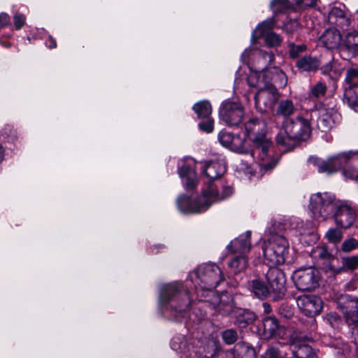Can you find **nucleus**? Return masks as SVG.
<instances>
[{"instance_id": "obj_1", "label": "nucleus", "mask_w": 358, "mask_h": 358, "mask_svg": "<svg viewBox=\"0 0 358 358\" xmlns=\"http://www.w3.org/2000/svg\"><path fill=\"white\" fill-rule=\"evenodd\" d=\"M310 208L315 218L323 220L333 211L336 225L343 229L351 227L358 215L356 206L345 201H336L335 198L327 193L313 195Z\"/></svg>"}, {"instance_id": "obj_2", "label": "nucleus", "mask_w": 358, "mask_h": 358, "mask_svg": "<svg viewBox=\"0 0 358 358\" xmlns=\"http://www.w3.org/2000/svg\"><path fill=\"white\" fill-rule=\"evenodd\" d=\"M311 133L310 124L303 117L286 120L276 135V143L285 150H293L301 141L307 140Z\"/></svg>"}, {"instance_id": "obj_3", "label": "nucleus", "mask_w": 358, "mask_h": 358, "mask_svg": "<svg viewBox=\"0 0 358 358\" xmlns=\"http://www.w3.org/2000/svg\"><path fill=\"white\" fill-rule=\"evenodd\" d=\"M217 187L216 185L210 183L208 185V189L204 190L201 196L191 201H189L186 198H181L178 200V206L182 208V205L187 204L186 211L201 213L207 210L213 202L224 199L232 194V189L230 187H222L221 193Z\"/></svg>"}, {"instance_id": "obj_4", "label": "nucleus", "mask_w": 358, "mask_h": 358, "mask_svg": "<svg viewBox=\"0 0 358 358\" xmlns=\"http://www.w3.org/2000/svg\"><path fill=\"white\" fill-rule=\"evenodd\" d=\"M245 131L249 138L253 142L255 148L250 152L251 157L259 151L261 159L264 162L268 155V149L271 141L266 137V124L264 120L252 118L245 124Z\"/></svg>"}, {"instance_id": "obj_5", "label": "nucleus", "mask_w": 358, "mask_h": 358, "mask_svg": "<svg viewBox=\"0 0 358 358\" xmlns=\"http://www.w3.org/2000/svg\"><path fill=\"white\" fill-rule=\"evenodd\" d=\"M263 252L268 264L272 265L281 264L285 262V255L288 252L289 243L286 238L280 235H272L264 242Z\"/></svg>"}, {"instance_id": "obj_6", "label": "nucleus", "mask_w": 358, "mask_h": 358, "mask_svg": "<svg viewBox=\"0 0 358 358\" xmlns=\"http://www.w3.org/2000/svg\"><path fill=\"white\" fill-rule=\"evenodd\" d=\"M354 151L349 150L340 152L328 157L326 160H321L319 157L311 156L308 162L310 164L317 166L318 171L332 174L341 170L344 164H348L350 159L355 157Z\"/></svg>"}, {"instance_id": "obj_7", "label": "nucleus", "mask_w": 358, "mask_h": 358, "mask_svg": "<svg viewBox=\"0 0 358 358\" xmlns=\"http://www.w3.org/2000/svg\"><path fill=\"white\" fill-rule=\"evenodd\" d=\"M250 86L259 88L255 96L257 109L261 113H267L273 110L276 103L280 98V94L277 88L273 85H262L259 82H255V85Z\"/></svg>"}, {"instance_id": "obj_8", "label": "nucleus", "mask_w": 358, "mask_h": 358, "mask_svg": "<svg viewBox=\"0 0 358 358\" xmlns=\"http://www.w3.org/2000/svg\"><path fill=\"white\" fill-rule=\"evenodd\" d=\"M255 82H259L262 85H273L280 88L286 86L287 83L285 73L278 67L273 66L263 69L259 73H253L248 78V84L255 85Z\"/></svg>"}, {"instance_id": "obj_9", "label": "nucleus", "mask_w": 358, "mask_h": 358, "mask_svg": "<svg viewBox=\"0 0 358 358\" xmlns=\"http://www.w3.org/2000/svg\"><path fill=\"white\" fill-rule=\"evenodd\" d=\"M314 341L311 335L294 331L290 335L291 348L294 358H316V354L309 345Z\"/></svg>"}, {"instance_id": "obj_10", "label": "nucleus", "mask_w": 358, "mask_h": 358, "mask_svg": "<svg viewBox=\"0 0 358 358\" xmlns=\"http://www.w3.org/2000/svg\"><path fill=\"white\" fill-rule=\"evenodd\" d=\"M244 116V107L239 102L224 101L222 103L219 110L220 119L228 126L239 125L243 120Z\"/></svg>"}, {"instance_id": "obj_11", "label": "nucleus", "mask_w": 358, "mask_h": 358, "mask_svg": "<svg viewBox=\"0 0 358 358\" xmlns=\"http://www.w3.org/2000/svg\"><path fill=\"white\" fill-rule=\"evenodd\" d=\"M298 289L312 291L318 286L319 272L313 267L301 268L292 276Z\"/></svg>"}, {"instance_id": "obj_12", "label": "nucleus", "mask_w": 358, "mask_h": 358, "mask_svg": "<svg viewBox=\"0 0 358 358\" xmlns=\"http://www.w3.org/2000/svg\"><path fill=\"white\" fill-rule=\"evenodd\" d=\"M197 276L202 284L201 286L210 292L224 280L221 269L215 264H207L199 267Z\"/></svg>"}, {"instance_id": "obj_13", "label": "nucleus", "mask_w": 358, "mask_h": 358, "mask_svg": "<svg viewBox=\"0 0 358 358\" xmlns=\"http://www.w3.org/2000/svg\"><path fill=\"white\" fill-rule=\"evenodd\" d=\"M266 281L274 300L282 299L286 292V278L282 270L271 267L266 274Z\"/></svg>"}, {"instance_id": "obj_14", "label": "nucleus", "mask_w": 358, "mask_h": 358, "mask_svg": "<svg viewBox=\"0 0 358 358\" xmlns=\"http://www.w3.org/2000/svg\"><path fill=\"white\" fill-rule=\"evenodd\" d=\"M336 303L350 329L358 327V299H352L348 295H341Z\"/></svg>"}, {"instance_id": "obj_15", "label": "nucleus", "mask_w": 358, "mask_h": 358, "mask_svg": "<svg viewBox=\"0 0 358 358\" xmlns=\"http://www.w3.org/2000/svg\"><path fill=\"white\" fill-rule=\"evenodd\" d=\"M296 303L301 311L308 317L318 315L322 309V301L315 295H301L297 297Z\"/></svg>"}, {"instance_id": "obj_16", "label": "nucleus", "mask_w": 358, "mask_h": 358, "mask_svg": "<svg viewBox=\"0 0 358 358\" xmlns=\"http://www.w3.org/2000/svg\"><path fill=\"white\" fill-rule=\"evenodd\" d=\"M342 56L348 59L358 55V32L348 33L345 38L344 43L341 48Z\"/></svg>"}, {"instance_id": "obj_17", "label": "nucleus", "mask_w": 358, "mask_h": 358, "mask_svg": "<svg viewBox=\"0 0 358 358\" xmlns=\"http://www.w3.org/2000/svg\"><path fill=\"white\" fill-rule=\"evenodd\" d=\"M328 22L341 29H346L350 26V20L346 13L341 8L334 7L329 13Z\"/></svg>"}, {"instance_id": "obj_18", "label": "nucleus", "mask_w": 358, "mask_h": 358, "mask_svg": "<svg viewBox=\"0 0 358 358\" xmlns=\"http://www.w3.org/2000/svg\"><path fill=\"white\" fill-rule=\"evenodd\" d=\"M320 41L327 49H334L340 45L341 35L337 29H329L320 36Z\"/></svg>"}, {"instance_id": "obj_19", "label": "nucleus", "mask_w": 358, "mask_h": 358, "mask_svg": "<svg viewBox=\"0 0 358 358\" xmlns=\"http://www.w3.org/2000/svg\"><path fill=\"white\" fill-rule=\"evenodd\" d=\"M251 247L250 243V232L247 231L238 238L233 240L229 245V248L234 252L244 253L250 250Z\"/></svg>"}, {"instance_id": "obj_20", "label": "nucleus", "mask_w": 358, "mask_h": 358, "mask_svg": "<svg viewBox=\"0 0 358 358\" xmlns=\"http://www.w3.org/2000/svg\"><path fill=\"white\" fill-rule=\"evenodd\" d=\"M332 115L333 110L331 109L326 108L320 109L317 124L319 129L322 131L327 132L332 128L334 125Z\"/></svg>"}, {"instance_id": "obj_21", "label": "nucleus", "mask_w": 358, "mask_h": 358, "mask_svg": "<svg viewBox=\"0 0 358 358\" xmlns=\"http://www.w3.org/2000/svg\"><path fill=\"white\" fill-rule=\"evenodd\" d=\"M224 172V166L217 162H206L203 169V173L210 179L209 185L213 183V180L220 178Z\"/></svg>"}, {"instance_id": "obj_22", "label": "nucleus", "mask_w": 358, "mask_h": 358, "mask_svg": "<svg viewBox=\"0 0 358 358\" xmlns=\"http://www.w3.org/2000/svg\"><path fill=\"white\" fill-rule=\"evenodd\" d=\"M355 157L350 159V164H345L343 168V175L348 179L358 180V151H354Z\"/></svg>"}, {"instance_id": "obj_23", "label": "nucleus", "mask_w": 358, "mask_h": 358, "mask_svg": "<svg viewBox=\"0 0 358 358\" xmlns=\"http://www.w3.org/2000/svg\"><path fill=\"white\" fill-rule=\"evenodd\" d=\"M264 336L268 338L272 337L279 328L278 320L272 316L266 317L262 320Z\"/></svg>"}, {"instance_id": "obj_24", "label": "nucleus", "mask_w": 358, "mask_h": 358, "mask_svg": "<svg viewBox=\"0 0 358 358\" xmlns=\"http://www.w3.org/2000/svg\"><path fill=\"white\" fill-rule=\"evenodd\" d=\"M296 65L301 71H310L317 70L320 66V62L315 57L305 56L298 59Z\"/></svg>"}, {"instance_id": "obj_25", "label": "nucleus", "mask_w": 358, "mask_h": 358, "mask_svg": "<svg viewBox=\"0 0 358 358\" xmlns=\"http://www.w3.org/2000/svg\"><path fill=\"white\" fill-rule=\"evenodd\" d=\"M255 349L248 343H238L234 350V358H255Z\"/></svg>"}, {"instance_id": "obj_26", "label": "nucleus", "mask_w": 358, "mask_h": 358, "mask_svg": "<svg viewBox=\"0 0 358 358\" xmlns=\"http://www.w3.org/2000/svg\"><path fill=\"white\" fill-rule=\"evenodd\" d=\"M218 139L223 146L234 150L238 148V143H240L238 137L224 131L220 132Z\"/></svg>"}, {"instance_id": "obj_27", "label": "nucleus", "mask_w": 358, "mask_h": 358, "mask_svg": "<svg viewBox=\"0 0 358 358\" xmlns=\"http://www.w3.org/2000/svg\"><path fill=\"white\" fill-rule=\"evenodd\" d=\"M250 287L254 294L259 299H264L268 296H271V291L269 290L268 286L265 285L264 283L259 280H252Z\"/></svg>"}, {"instance_id": "obj_28", "label": "nucleus", "mask_w": 358, "mask_h": 358, "mask_svg": "<svg viewBox=\"0 0 358 358\" xmlns=\"http://www.w3.org/2000/svg\"><path fill=\"white\" fill-rule=\"evenodd\" d=\"M251 56L257 65H266L271 64L274 60V55L271 52H265L262 50H255L251 51Z\"/></svg>"}, {"instance_id": "obj_29", "label": "nucleus", "mask_w": 358, "mask_h": 358, "mask_svg": "<svg viewBox=\"0 0 358 358\" xmlns=\"http://www.w3.org/2000/svg\"><path fill=\"white\" fill-rule=\"evenodd\" d=\"M229 267L234 274L245 271L248 266V259L245 256H238L229 262Z\"/></svg>"}, {"instance_id": "obj_30", "label": "nucleus", "mask_w": 358, "mask_h": 358, "mask_svg": "<svg viewBox=\"0 0 358 358\" xmlns=\"http://www.w3.org/2000/svg\"><path fill=\"white\" fill-rule=\"evenodd\" d=\"M344 101L352 108L358 107V84L349 86L345 89Z\"/></svg>"}, {"instance_id": "obj_31", "label": "nucleus", "mask_w": 358, "mask_h": 358, "mask_svg": "<svg viewBox=\"0 0 358 358\" xmlns=\"http://www.w3.org/2000/svg\"><path fill=\"white\" fill-rule=\"evenodd\" d=\"M180 291V286L178 284H169L165 285L161 292V299L164 302H168L176 296Z\"/></svg>"}, {"instance_id": "obj_32", "label": "nucleus", "mask_w": 358, "mask_h": 358, "mask_svg": "<svg viewBox=\"0 0 358 358\" xmlns=\"http://www.w3.org/2000/svg\"><path fill=\"white\" fill-rule=\"evenodd\" d=\"M193 110L199 118H208L212 112L210 103L207 101H201L193 106Z\"/></svg>"}, {"instance_id": "obj_33", "label": "nucleus", "mask_w": 358, "mask_h": 358, "mask_svg": "<svg viewBox=\"0 0 358 358\" xmlns=\"http://www.w3.org/2000/svg\"><path fill=\"white\" fill-rule=\"evenodd\" d=\"M294 106L291 100H282L279 103L276 110V115L287 117L293 114Z\"/></svg>"}, {"instance_id": "obj_34", "label": "nucleus", "mask_w": 358, "mask_h": 358, "mask_svg": "<svg viewBox=\"0 0 358 358\" xmlns=\"http://www.w3.org/2000/svg\"><path fill=\"white\" fill-rule=\"evenodd\" d=\"M275 27V20L274 18H268L258 25L256 31L259 33V36H264L268 32H273L272 29Z\"/></svg>"}, {"instance_id": "obj_35", "label": "nucleus", "mask_w": 358, "mask_h": 358, "mask_svg": "<svg viewBox=\"0 0 358 358\" xmlns=\"http://www.w3.org/2000/svg\"><path fill=\"white\" fill-rule=\"evenodd\" d=\"M358 267V257L357 256H351L343 257L342 259V267L338 269V272L343 270L353 271Z\"/></svg>"}, {"instance_id": "obj_36", "label": "nucleus", "mask_w": 358, "mask_h": 358, "mask_svg": "<svg viewBox=\"0 0 358 358\" xmlns=\"http://www.w3.org/2000/svg\"><path fill=\"white\" fill-rule=\"evenodd\" d=\"M289 55L291 58L295 59L299 55L306 50V45L305 44L295 45L294 43L288 44Z\"/></svg>"}, {"instance_id": "obj_37", "label": "nucleus", "mask_w": 358, "mask_h": 358, "mask_svg": "<svg viewBox=\"0 0 358 358\" xmlns=\"http://www.w3.org/2000/svg\"><path fill=\"white\" fill-rule=\"evenodd\" d=\"M327 85L322 82H317L312 87L310 94L317 99L324 96L327 92Z\"/></svg>"}, {"instance_id": "obj_38", "label": "nucleus", "mask_w": 358, "mask_h": 358, "mask_svg": "<svg viewBox=\"0 0 358 358\" xmlns=\"http://www.w3.org/2000/svg\"><path fill=\"white\" fill-rule=\"evenodd\" d=\"M238 334L233 329H226L222 333V338L227 345H231L238 340Z\"/></svg>"}, {"instance_id": "obj_39", "label": "nucleus", "mask_w": 358, "mask_h": 358, "mask_svg": "<svg viewBox=\"0 0 358 358\" xmlns=\"http://www.w3.org/2000/svg\"><path fill=\"white\" fill-rule=\"evenodd\" d=\"M265 36V42L270 47L280 46L282 43V38L274 32H268Z\"/></svg>"}, {"instance_id": "obj_40", "label": "nucleus", "mask_w": 358, "mask_h": 358, "mask_svg": "<svg viewBox=\"0 0 358 358\" xmlns=\"http://www.w3.org/2000/svg\"><path fill=\"white\" fill-rule=\"evenodd\" d=\"M326 237L329 241L334 243H337L341 241L343 238V234L339 229L331 228L327 231L326 234Z\"/></svg>"}, {"instance_id": "obj_41", "label": "nucleus", "mask_w": 358, "mask_h": 358, "mask_svg": "<svg viewBox=\"0 0 358 358\" xmlns=\"http://www.w3.org/2000/svg\"><path fill=\"white\" fill-rule=\"evenodd\" d=\"M314 257H318L320 259L329 261L333 259L332 255L327 251L324 247H316L313 251Z\"/></svg>"}, {"instance_id": "obj_42", "label": "nucleus", "mask_w": 358, "mask_h": 358, "mask_svg": "<svg viewBox=\"0 0 358 358\" xmlns=\"http://www.w3.org/2000/svg\"><path fill=\"white\" fill-rule=\"evenodd\" d=\"M300 29L299 23L296 20H291L284 24L283 29L288 35H292Z\"/></svg>"}, {"instance_id": "obj_43", "label": "nucleus", "mask_w": 358, "mask_h": 358, "mask_svg": "<svg viewBox=\"0 0 358 358\" xmlns=\"http://www.w3.org/2000/svg\"><path fill=\"white\" fill-rule=\"evenodd\" d=\"M358 69L350 68L346 71L345 81L351 85H358Z\"/></svg>"}, {"instance_id": "obj_44", "label": "nucleus", "mask_w": 358, "mask_h": 358, "mask_svg": "<svg viewBox=\"0 0 358 358\" xmlns=\"http://www.w3.org/2000/svg\"><path fill=\"white\" fill-rule=\"evenodd\" d=\"M326 319L328 323L334 328V329H339L342 325V320L341 317L335 313H330L327 315Z\"/></svg>"}, {"instance_id": "obj_45", "label": "nucleus", "mask_w": 358, "mask_h": 358, "mask_svg": "<svg viewBox=\"0 0 358 358\" xmlns=\"http://www.w3.org/2000/svg\"><path fill=\"white\" fill-rule=\"evenodd\" d=\"M289 6L288 0H273L271 3V7L275 13L284 10Z\"/></svg>"}, {"instance_id": "obj_46", "label": "nucleus", "mask_w": 358, "mask_h": 358, "mask_svg": "<svg viewBox=\"0 0 358 358\" xmlns=\"http://www.w3.org/2000/svg\"><path fill=\"white\" fill-rule=\"evenodd\" d=\"M358 241L355 238L345 240L342 244V250L345 252H350L357 248Z\"/></svg>"}, {"instance_id": "obj_47", "label": "nucleus", "mask_w": 358, "mask_h": 358, "mask_svg": "<svg viewBox=\"0 0 358 358\" xmlns=\"http://www.w3.org/2000/svg\"><path fill=\"white\" fill-rule=\"evenodd\" d=\"M198 183L196 173H190L189 176L186 177L185 186L187 189L194 188Z\"/></svg>"}, {"instance_id": "obj_48", "label": "nucleus", "mask_w": 358, "mask_h": 358, "mask_svg": "<svg viewBox=\"0 0 358 358\" xmlns=\"http://www.w3.org/2000/svg\"><path fill=\"white\" fill-rule=\"evenodd\" d=\"M14 27L16 29H20L25 23L26 17L24 15L16 13L13 16Z\"/></svg>"}, {"instance_id": "obj_49", "label": "nucleus", "mask_w": 358, "mask_h": 358, "mask_svg": "<svg viewBox=\"0 0 358 358\" xmlns=\"http://www.w3.org/2000/svg\"><path fill=\"white\" fill-rule=\"evenodd\" d=\"M255 320V315L251 313H245L242 316H239L238 319V322L239 324L243 323L242 327H245L250 323H252Z\"/></svg>"}, {"instance_id": "obj_50", "label": "nucleus", "mask_w": 358, "mask_h": 358, "mask_svg": "<svg viewBox=\"0 0 358 358\" xmlns=\"http://www.w3.org/2000/svg\"><path fill=\"white\" fill-rule=\"evenodd\" d=\"M199 127L201 130L210 133L213 129V120L208 119L206 121L202 122L199 124Z\"/></svg>"}, {"instance_id": "obj_51", "label": "nucleus", "mask_w": 358, "mask_h": 358, "mask_svg": "<svg viewBox=\"0 0 358 358\" xmlns=\"http://www.w3.org/2000/svg\"><path fill=\"white\" fill-rule=\"evenodd\" d=\"M263 358H283L279 353V351L274 348H270L263 355Z\"/></svg>"}, {"instance_id": "obj_52", "label": "nucleus", "mask_w": 358, "mask_h": 358, "mask_svg": "<svg viewBox=\"0 0 358 358\" xmlns=\"http://www.w3.org/2000/svg\"><path fill=\"white\" fill-rule=\"evenodd\" d=\"M190 173H194L189 166L185 165L178 169V173L180 177H187L190 175Z\"/></svg>"}, {"instance_id": "obj_53", "label": "nucleus", "mask_w": 358, "mask_h": 358, "mask_svg": "<svg viewBox=\"0 0 358 358\" xmlns=\"http://www.w3.org/2000/svg\"><path fill=\"white\" fill-rule=\"evenodd\" d=\"M10 23V17L8 14L2 13L0 14V29L7 26Z\"/></svg>"}, {"instance_id": "obj_54", "label": "nucleus", "mask_w": 358, "mask_h": 358, "mask_svg": "<svg viewBox=\"0 0 358 358\" xmlns=\"http://www.w3.org/2000/svg\"><path fill=\"white\" fill-rule=\"evenodd\" d=\"M350 352V348L346 343L342 344V346L338 349V354L341 356H347Z\"/></svg>"}, {"instance_id": "obj_55", "label": "nucleus", "mask_w": 358, "mask_h": 358, "mask_svg": "<svg viewBox=\"0 0 358 358\" xmlns=\"http://www.w3.org/2000/svg\"><path fill=\"white\" fill-rule=\"evenodd\" d=\"M276 164L277 160L273 159L268 162H263L262 167L265 170H271L275 166Z\"/></svg>"}, {"instance_id": "obj_56", "label": "nucleus", "mask_w": 358, "mask_h": 358, "mask_svg": "<svg viewBox=\"0 0 358 358\" xmlns=\"http://www.w3.org/2000/svg\"><path fill=\"white\" fill-rule=\"evenodd\" d=\"M351 337L352 339V341L356 344L358 345V326L357 327H353L351 329Z\"/></svg>"}, {"instance_id": "obj_57", "label": "nucleus", "mask_w": 358, "mask_h": 358, "mask_svg": "<svg viewBox=\"0 0 358 358\" xmlns=\"http://www.w3.org/2000/svg\"><path fill=\"white\" fill-rule=\"evenodd\" d=\"M185 296L186 298V300H185V302L184 304L182 305H180L179 306V310L180 311H182V310H184L185 309L186 307H187L188 304H189V299H188V296H187V294H185Z\"/></svg>"}, {"instance_id": "obj_58", "label": "nucleus", "mask_w": 358, "mask_h": 358, "mask_svg": "<svg viewBox=\"0 0 358 358\" xmlns=\"http://www.w3.org/2000/svg\"><path fill=\"white\" fill-rule=\"evenodd\" d=\"M317 0H304L305 1V6L306 7H310L313 6L316 4Z\"/></svg>"}, {"instance_id": "obj_59", "label": "nucleus", "mask_w": 358, "mask_h": 358, "mask_svg": "<svg viewBox=\"0 0 358 358\" xmlns=\"http://www.w3.org/2000/svg\"><path fill=\"white\" fill-rule=\"evenodd\" d=\"M49 41H50L49 48H56V46H57L56 41L51 36L49 37Z\"/></svg>"}, {"instance_id": "obj_60", "label": "nucleus", "mask_w": 358, "mask_h": 358, "mask_svg": "<svg viewBox=\"0 0 358 358\" xmlns=\"http://www.w3.org/2000/svg\"><path fill=\"white\" fill-rule=\"evenodd\" d=\"M332 66L330 63H328L324 67L322 68L324 72H328L331 70Z\"/></svg>"}, {"instance_id": "obj_61", "label": "nucleus", "mask_w": 358, "mask_h": 358, "mask_svg": "<svg viewBox=\"0 0 358 358\" xmlns=\"http://www.w3.org/2000/svg\"><path fill=\"white\" fill-rule=\"evenodd\" d=\"M3 153H4V150H3V146L1 145V144L0 143V163L3 161Z\"/></svg>"}, {"instance_id": "obj_62", "label": "nucleus", "mask_w": 358, "mask_h": 358, "mask_svg": "<svg viewBox=\"0 0 358 358\" xmlns=\"http://www.w3.org/2000/svg\"><path fill=\"white\" fill-rule=\"evenodd\" d=\"M263 306H264V311H265L266 313H269V312H271V306H270L268 303H264L263 304Z\"/></svg>"}, {"instance_id": "obj_63", "label": "nucleus", "mask_w": 358, "mask_h": 358, "mask_svg": "<svg viewBox=\"0 0 358 358\" xmlns=\"http://www.w3.org/2000/svg\"><path fill=\"white\" fill-rule=\"evenodd\" d=\"M212 348H213V352L210 355H209V356L206 355L205 357L206 358H212V357H213L215 356V350L216 349H215V345H212Z\"/></svg>"}, {"instance_id": "obj_64", "label": "nucleus", "mask_w": 358, "mask_h": 358, "mask_svg": "<svg viewBox=\"0 0 358 358\" xmlns=\"http://www.w3.org/2000/svg\"><path fill=\"white\" fill-rule=\"evenodd\" d=\"M296 3L299 6H305V1H304V0H296Z\"/></svg>"}]
</instances>
